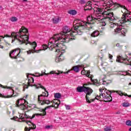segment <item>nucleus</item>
Instances as JSON below:
<instances>
[{
  "label": "nucleus",
  "mask_w": 131,
  "mask_h": 131,
  "mask_svg": "<svg viewBox=\"0 0 131 131\" xmlns=\"http://www.w3.org/2000/svg\"><path fill=\"white\" fill-rule=\"evenodd\" d=\"M29 86V85H28V84H26L24 86V89H27L28 87Z\"/></svg>",
  "instance_id": "44"
},
{
  "label": "nucleus",
  "mask_w": 131,
  "mask_h": 131,
  "mask_svg": "<svg viewBox=\"0 0 131 131\" xmlns=\"http://www.w3.org/2000/svg\"><path fill=\"white\" fill-rule=\"evenodd\" d=\"M95 99H96V100H100L101 99V95L96 96V97H95Z\"/></svg>",
  "instance_id": "41"
},
{
  "label": "nucleus",
  "mask_w": 131,
  "mask_h": 131,
  "mask_svg": "<svg viewBox=\"0 0 131 131\" xmlns=\"http://www.w3.org/2000/svg\"><path fill=\"white\" fill-rule=\"evenodd\" d=\"M11 22H17L18 21V18L15 16H12L10 18Z\"/></svg>",
  "instance_id": "29"
},
{
  "label": "nucleus",
  "mask_w": 131,
  "mask_h": 131,
  "mask_svg": "<svg viewBox=\"0 0 131 131\" xmlns=\"http://www.w3.org/2000/svg\"><path fill=\"white\" fill-rule=\"evenodd\" d=\"M111 28H115L114 34H119L120 36H126L127 33V30L122 26V25L118 24H111Z\"/></svg>",
  "instance_id": "5"
},
{
  "label": "nucleus",
  "mask_w": 131,
  "mask_h": 131,
  "mask_svg": "<svg viewBox=\"0 0 131 131\" xmlns=\"http://www.w3.org/2000/svg\"><path fill=\"white\" fill-rule=\"evenodd\" d=\"M111 93H112V92L106 90V91H104L103 93L105 94L106 96H110V95H111Z\"/></svg>",
  "instance_id": "36"
},
{
  "label": "nucleus",
  "mask_w": 131,
  "mask_h": 131,
  "mask_svg": "<svg viewBox=\"0 0 131 131\" xmlns=\"http://www.w3.org/2000/svg\"><path fill=\"white\" fill-rule=\"evenodd\" d=\"M84 85H88V84L86 83L83 84V86H84Z\"/></svg>",
  "instance_id": "57"
},
{
  "label": "nucleus",
  "mask_w": 131,
  "mask_h": 131,
  "mask_svg": "<svg viewBox=\"0 0 131 131\" xmlns=\"http://www.w3.org/2000/svg\"><path fill=\"white\" fill-rule=\"evenodd\" d=\"M129 131H131V127L129 128Z\"/></svg>",
  "instance_id": "58"
},
{
  "label": "nucleus",
  "mask_w": 131,
  "mask_h": 131,
  "mask_svg": "<svg viewBox=\"0 0 131 131\" xmlns=\"http://www.w3.org/2000/svg\"><path fill=\"white\" fill-rule=\"evenodd\" d=\"M116 61L120 63H124V64H126V65H131V55L129 54L128 56L126 57L118 56Z\"/></svg>",
  "instance_id": "9"
},
{
  "label": "nucleus",
  "mask_w": 131,
  "mask_h": 131,
  "mask_svg": "<svg viewBox=\"0 0 131 131\" xmlns=\"http://www.w3.org/2000/svg\"><path fill=\"white\" fill-rule=\"evenodd\" d=\"M21 53V50L19 48H16L10 51L9 56L11 59H18L19 55Z\"/></svg>",
  "instance_id": "11"
},
{
  "label": "nucleus",
  "mask_w": 131,
  "mask_h": 131,
  "mask_svg": "<svg viewBox=\"0 0 131 131\" xmlns=\"http://www.w3.org/2000/svg\"><path fill=\"white\" fill-rule=\"evenodd\" d=\"M62 55L63 53H61V54L59 56L58 59H56L58 62H61V61H63V60H64V57L62 56Z\"/></svg>",
  "instance_id": "28"
},
{
  "label": "nucleus",
  "mask_w": 131,
  "mask_h": 131,
  "mask_svg": "<svg viewBox=\"0 0 131 131\" xmlns=\"http://www.w3.org/2000/svg\"><path fill=\"white\" fill-rule=\"evenodd\" d=\"M103 10L99 8V7H94L92 10V12L91 13V15L88 16L87 17V22L80 20L77 23V27L78 29H80L82 31L84 28H89L91 24L94 23H99L101 21L103 17V16H112V14L108 13V12L104 11L102 12Z\"/></svg>",
  "instance_id": "1"
},
{
  "label": "nucleus",
  "mask_w": 131,
  "mask_h": 131,
  "mask_svg": "<svg viewBox=\"0 0 131 131\" xmlns=\"http://www.w3.org/2000/svg\"><path fill=\"white\" fill-rule=\"evenodd\" d=\"M101 18H102V19H101V20H100L99 22H101L102 23V26H105L106 24H107V21H102V20H103V19H107V20H108V21H113L114 19H108V18H107V17H105V16H101Z\"/></svg>",
  "instance_id": "21"
},
{
  "label": "nucleus",
  "mask_w": 131,
  "mask_h": 131,
  "mask_svg": "<svg viewBox=\"0 0 131 131\" xmlns=\"http://www.w3.org/2000/svg\"><path fill=\"white\" fill-rule=\"evenodd\" d=\"M50 43H51V41H50V42L48 43V45H42V49H43V50L44 51H46V50H47V49H48V48L49 49H50V50H51V51L53 50V49H54V47H49V45H50Z\"/></svg>",
  "instance_id": "22"
},
{
  "label": "nucleus",
  "mask_w": 131,
  "mask_h": 131,
  "mask_svg": "<svg viewBox=\"0 0 131 131\" xmlns=\"http://www.w3.org/2000/svg\"><path fill=\"white\" fill-rule=\"evenodd\" d=\"M14 40H12V41H14Z\"/></svg>",
  "instance_id": "63"
},
{
  "label": "nucleus",
  "mask_w": 131,
  "mask_h": 131,
  "mask_svg": "<svg viewBox=\"0 0 131 131\" xmlns=\"http://www.w3.org/2000/svg\"><path fill=\"white\" fill-rule=\"evenodd\" d=\"M102 7V9L104 10L103 13H104V12H107L109 14H112V15L110 16H103V17H106V18L108 19V20H110V19L112 20H116V18L114 17L113 12H110V10H115L117 9V8L120 7V8H122L124 10H126L125 12L127 11L125 6L121 5L118 3H114L112 0H103Z\"/></svg>",
  "instance_id": "4"
},
{
  "label": "nucleus",
  "mask_w": 131,
  "mask_h": 131,
  "mask_svg": "<svg viewBox=\"0 0 131 131\" xmlns=\"http://www.w3.org/2000/svg\"><path fill=\"white\" fill-rule=\"evenodd\" d=\"M24 2H27V0H23Z\"/></svg>",
  "instance_id": "59"
},
{
  "label": "nucleus",
  "mask_w": 131,
  "mask_h": 131,
  "mask_svg": "<svg viewBox=\"0 0 131 131\" xmlns=\"http://www.w3.org/2000/svg\"><path fill=\"white\" fill-rule=\"evenodd\" d=\"M94 4H93V5H97V2L94 1Z\"/></svg>",
  "instance_id": "53"
},
{
  "label": "nucleus",
  "mask_w": 131,
  "mask_h": 131,
  "mask_svg": "<svg viewBox=\"0 0 131 131\" xmlns=\"http://www.w3.org/2000/svg\"><path fill=\"white\" fill-rule=\"evenodd\" d=\"M1 37H2V38H5V37H4V36H1Z\"/></svg>",
  "instance_id": "56"
},
{
  "label": "nucleus",
  "mask_w": 131,
  "mask_h": 131,
  "mask_svg": "<svg viewBox=\"0 0 131 131\" xmlns=\"http://www.w3.org/2000/svg\"><path fill=\"white\" fill-rule=\"evenodd\" d=\"M124 74H125V75H129V76L131 75L130 73H128V72H124Z\"/></svg>",
  "instance_id": "43"
},
{
  "label": "nucleus",
  "mask_w": 131,
  "mask_h": 131,
  "mask_svg": "<svg viewBox=\"0 0 131 131\" xmlns=\"http://www.w3.org/2000/svg\"><path fill=\"white\" fill-rule=\"evenodd\" d=\"M103 91H104L103 89H99V92H100L101 93H103Z\"/></svg>",
  "instance_id": "46"
},
{
  "label": "nucleus",
  "mask_w": 131,
  "mask_h": 131,
  "mask_svg": "<svg viewBox=\"0 0 131 131\" xmlns=\"http://www.w3.org/2000/svg\"><path fill=\"white\" fill-rule=\"evenodd\" d=\"M61 94L60 93H56L54 95V97L56 98L57 99H60V98H61Z\"/></svg>",
  "instance_id": "35"
},
{
  "label": "nucleus",
  "mask_w": 131,
  "mask_h": 131,
  "mask_svg": "<svg viewBox=\"0 0 131 131\" xmlns=\"http://www.w3.org/2000/svg\"><path fill=\"white\" fill-rule=\"evenodd\" d=\"M61 20L60 19V17L56 16L55 17L52 19V22L54 24H57V23H59Z\"/></svg>",
  "instance_id": "24"
},
{
  "label": "nucleus",
  "mask_w": 131,
  "mask_h": 131,
  "mask_svg": "<svg viewBox=\"0 0 131 131\" xmlns=\"http://www.w3.org/2000/svg\"><path fill=\"white\" fill-rule=\"evenodd\" d=\"M109 58L110 59H112L113 58V56L110 54H109Z\"/></svg>",
  "instance_id": "45"
},
{
  "label": "nucleus",
  "mask_w": 131,
  "mask_h": 131,
  "mask_svg": "<svg viewBox=\"0 0 131 131\" xmlns=\"http://www.w3.org/2000/svg\"><path fill=\"white\" fill-rule=\"evenodd\" d=\"M13 119H14V120H17V119H18V117H14L13 118Z\"/></svg>",
  "instance_id": "47"
},
{
  "label": "nucleus",
  "mask_w": 131,
  "mask_h": 131,
  "mask_svg": "<svg viewBox=\"0 0 131 131\" xmlns=\"http://www.w3.org/2000/svg\"><path fill=\"white\" fill-rule=\"evenodd\" d=\"M16 106L18 107L21 110H26L27 109V106H26V103L24 104L16 105Z\"/></svg>",
  "instance_id": "26"
},
{
  "label": "nucleus",
  "mask_w": 131,
  "mask_h": 131,
  "mask_svg": "<svg viewBox=\"0 0 131 131\" xmlns=\"http://www.w3.org/2000/svg\"><path fill=\"white\" fill-rule=\"evenodd\" d=\"M117 94H118L120 96H125V97L127 96V94H124V93H122L121 91H117Z\"/></svg>",
  "instance_id": "34"
},
{
  "label": "nucleus",
  "mask_w": 131,
  "mask_h": 131,
  "mask_svg": "<svg viewBox=\"0 0 131 131\" xmlns=\"http://www.w3.org/2000/svg\"><path fill=\"white\" fill-rule=\"evenodd\" d=\"M28 34V30L24 27H22L19 30V32L15 33L12 32L11 36L9 35H6L5 37H14V39H16L18 41L19 45H22V43H29L32 46L33 49L30 50L27 52L28 55L30 54L31 53H38V50H35V48L37 47V43L36 42L33 41L31 42L29 41V36L27 35Z\"/></svg>",
  "instance_id": "2"
},
{
  "label": "nucleus",
  "mask_w": 131,
  "mask_h": 131,
  "mask_svg": "<svg viewBox=\"0 0 131 131\" xmlns=\"http://www.w3.org/2000/svg\"><path fill=\"white\" fill-rule=\"evenodd\" d=\"M122 106H123V107H129V106H130V104H129V103L125 101L122 104Z\"/></svg>",
  "instance_id": "31"
},
{
  "label": "nucleus",
  "mask_w": 131,
  "mask_h": 131,
  "mask_svg": "<svg viewBox=\"0 0 131 131\" xmlns=\"http://www.w3.org/2000/svg\"><path fill=\"white\" fill-rule=\"evenodd\" d=\"M39 103H40L41 105H45V104H50V103H51V101H50L49 100L42 99V100H40L39 101Z\"/></svg>",
  "instance_id": "27"
},
{
  "label": "nucleus",
  "mask_w": 131,
  "mask_h": 131,
  "mask_svg": "<svg viewBox=\"0 0 131 131\" xmlns=\"http://www.w3.org/2000/svg\"><path fill=\"white\" fill-rule=\"evenodd\" d=\"M82 31L80 29L77 28V24L70 29L69 27L64 26L62 29V31L59 34L54 35L55 40H61V41H66L69 42L70 40L75 39V35H81Z\"/></svg>",
  "instance_id": "3"
},
{
  "label": "nucleus",
  "mask_w": 131,
  "mask_h": 131,
  "mask_svg": "<svg viewBox=\"0 0 131 131\" xmlns=\"http://www.w3.org/2000/svg\"><path fill=\"white\" fill-rule=\"evenodd\" d=\"M45 127L46 128H47V129L51 128V126L48 125V126H46Z\"/></svg>",
  "instance_id": "48"
},
{
  "label": "nucleus",
  "mask_w": 131,
  "mask_h": 131,
  "mask_svg": "<svg viewBox=\"0 0 131 131\" xmlns=\"http://www.w3.org/2000/svg\"><path fill=\"white\" fill-rule=\"evenodd\" d=\"M101 96L103 98L104 102H111L112 97L111 95H107L106 93H102Z\"/></svg>",
  "instance_id": "17"
},
{
  "label": "nucleus",
  "mask_w": 131,
  "mask_h": 131,
  "mask_svg": "<svg viewBox=\"0 0 131 131\" xmlns=\"http://www.w3.org/2000/svg\"><path fill=\"white\" fill-rule=\"evenodd\" d=\"M82 68L83 67V65L81 64V65H78V66H74L72 68V70L75 72H79V68Z\"/></svg>",
  "instance_id": "20"
},
{
  "label": "nucleus",
  "mask_w": 131,
  "mask_h": 131,
  "mask_svg": "<svg viewBox=\"0 0 131 131\" xmlns=\"http://www.w3.org/2000/svg\"><path fill=\"white\" fill-rule=\"evenodd\" d=\"M55 52H60V49H55Z\"/></svg>",
  "instance_id": "52"
},
{
  "label": "nucleus",
  "mask_w": 131,
  "mask_h": 131,
  "mask_svg": "<svg viewBox=\"0 0 131 131\" xmlns=\"http://www.w3.org/2000/svg\"><path fill=\"white\" fill-rule=\"evenodd\" d=\"M102 84H107V82H106V81H103Z\"/></svg>",
  "instance_id": "49"
},
{
  "label": "nucleus",
  "mask_w": 131,
  "mask_h": 131,
  "mask_svg": "<svg viewBox=\"0 0 131 131\" xmlns=\"http://www.w3.org/2000/svg\"><path fill=\"white\" fill-rule=\"evenodd\" d=\"M86 77H89V78H90L92 82H93L94 84H95V85H97V86L101 85V84L98 82V79H93L94 75H91V71L87 72Z\"/></svg>",
  "instance_id": "16"
},
{
  "label": "nucleus",
  "mask_w": 131,
  "mask_h": 131,
  "mask_svg": "<svg viewBox=\"0 0 131 131\" xmlns=\"http://www.w3.org/2000/svg\"><path fill=\"white\" fill-rule=\"evenodd\" d=\"M24 104H26V100L23 98L18 99L16 102V106L23 105Z\"/></svg>",
  "instance_id": "19"
},
{
  "label": "nucleus",
  "mask_w": 131,
  "mask_h": 131,
  "mask_svg": "<svg viewBox=\"0 0 131 131\" xmlns=\"http://www.w3.org/2000/svg\"><path fill=\"white\" fill-rule=\"evenodd\" d=\"M129 84H130H130H131V83H129Z\"/></svg>",
  "instance_id": "62"
},
{
  "label": "nucleus",
  "mask_w": 131,
  "mask_h": 131,
  "mask_svg": "<svg viewBox=\"0 0 131 131\" xmlns=\"http://www.w3.org/2000/svg\"><path fill=\"white\" fill-rule=\"evenodd\" d=\"M126 125H128V126H131V121L130 120L126 121Z\"/></svg>",
  "instance_id": "39"
},
{
  "label": "nucleus",
  "mask_w": 131,
  "mask_h": 131,
  "mask_svg": "<svg viewBox=\"0 0 131 131\" xmlns=\"http://www.w3.org/2000/svg\"><path fill=\"white\" fill-rule=\"evenodd\" d=\"M68 73V72H66V73Z\"/></svg>",
  "instance_id": "61"
},
{
  "label": "nucleus",
  "mask_w": 131,
  "mask_h": 131,
  "mask_svg": "<svg viewBox=\"0 0 131 131\" xmlns=\"http://www.w3.org/2000/svg\"><path fill=\"white\" fill-rule=\"evenodd\" d=\"M1 88H3V89H11L10 90L11 93H12V95H4V94H1V98H4L5 99L7 98H12V97H17V96H18V94L16 93V94H15V93H14V90L13 89H12V87H9L8 88L7 86H5L2 84H1Z\"/></svg>",
  "instance_id": "12"
},
{
  "label": "nucleus",
  "mask_w": 131,
  "mask_h": 131,
  "mask_svg": "<svg viewBox=\"0 0 131 131\" xmlns=\"http://www.w3.org/2000/svg\"><path fill=\"white\" fill-rule=\"evenodd\" d=\"M69 14H70L71 15H76L77 12H76V10H72L68 11Z\"/></svg>",
  "instance_id": "30"
},
{
  "label": "nucleus",
  "mask_w": 131,
  "mask_h": 131,
  "mask_svg": "<svg viewBox=\"0 0 131 131\" xmlns=\"http://www.w3.org/2000/svg\"><path fill=\"white\" fill-rule=\"evenodd\" d=\"M19 116L21 119L23 120V121H25L27 124H28V125H29L30 126H31L33 123L31 122V121H30L26 120V119H33V118H34L35 117V114H33L32 116H31L25 113L24 115V117H23V116H21V115H20Z\"/></svg>",
  "instance_id": "10"
},
{
  "label": "nucleus",
  "mask_w": 131,
  "mask_h": 131,
  "mask_svg": "<svg viewBox=\"0 0 131 131\" xmlns=\"http://www.w3.org/2000/svg\"><path fill=\"white\" fill-rule=\"evenodd\" d=\"M52 107H54V106L50 105L47 106L44 109L41 110V112H43L42 114H38L36 115H40V116H45V115H47V112H46V110L47 109H50V108H52Z\"/></svg>",
  "instance_id": "18"
},
{
  "label": "nucleus",
  "mask_w": 131,
  "mask_h": 131,
  "mask_svg": "<svg viewBox=\"0 0 131 131\" xmlns=\"http://www.w3.org/2000/svg\"><path fill=\"white\" fill-rule=\"evenodd\" d=\"M95 1L92 0L91 1H89L86 3V6H84V11H89L93 12V5H95Z\"/></svg>",
  "instance_id": "13"
},
{
  "label": "nucleus",
  "mask_w": 131,
  "mask_h": 131,
  "mask_svg": "<svg viewBox=\"0 0 131 131\" xmlns=\"http://www.w3.org/2000/svg\"><path fill=\"white\" fill-rule=\"evenodd\" d=\"M116 47H118V48H120V44H119V43H117V44H116Z\"/></svg>",
  "instance_id": "50"
},
{
  "label": "nucleus",
  "mask_w": 131,
  "mask_h": 131,
  "mask_svg": "<svg viewBox=\"0 0 131 131\" xmlns=\"http://www.w3.org/2000/svg\"><path fill=\"white\" fill-rule=\"evenodd\" d=\"M77 92L78 93H85L86 95V101L87 103H92V102H94L95 99H90L89 98V96H91L92 93H93V90H92L90 88L86 87L84 86H79L77 88Z\"/></svg>",
  "instance_id": "7"
},
{
  "label": "nucleus",
  "mask_w": 131,
  "mask_h": 131,
  "mask_svg": "<svg viewBox=\"0 0 131 131\" xmlns=\"http://www.w3.org/2000/svg\"><path fill=\"white\" fill-rule=\"evenodd\" d=\"M60 73H63V72H60H60H59L58 73H56V74H57V75H59L60 74Z\"/></svg>",
  "instance_id": "51"
},
{
  "label": "nucleus",
  "mask_w": 131,
  "mask_h": 131,
  "mask_svg": "<svg viewBox=\"0 0 131 131\" xmlns=\"http://www.w3.org/2000/svg\"><path fill=\"white\" fill-rule=\"evenodd\" d=\"M121 19L122 20L119 21L121 24H124V23H126L127 21L131 22V12L128 10L125 11L124 13H123Z\"/></svg>",
  "instance_id": "8"
},
{
  "label": "nucleus",
  "mask_w": 131,
  "mask_h": 131,
  "mask_svg": "<svg viewBox=\"0 0 131 131\" xmlns=\"http://www.w3.org/2000/svg\"><path fill=\"white\" fill-rule=\"evenodd\" d=\"M104 130L105 131H111L112 129L110 127H105L104 128Z\"/></svg>",
  "instance_id": "38"
},
{
  "label": "nucleus",
  "mask_w": 131,
  "mask_h": 131,
  "mask_svg": "<svg viewBox=\"0 0 131 131\" xmlns=\"http://www.w3.org/2000/svg\"><path fill=\"white\" fill-rule=\"evenodd\" d=\"M89 71H85V70H84V69H83L81 72V74H82L83 75H85L86 76V74L88 73V72Z\"/></svg>",
  "instance_id": "33"
},
{
  "label": "nucleus",
  "mask_w": 131,
  "mask_h": 131,
  "mask_svg": "<svg viewBox=\"0 0 131 131\" xmlns=\"http://www.w3.org/2000/svg\"><path fill=\"white\" fill-rule=\"evenodd\" d=\"M27 78L28 79V84L29 86H35L36 89H39V85L40 84H31V83H33L34 82V79L32 77L29 76V75L27 76Z\"/></svg>",
  "instance_id": "15"
},
{
  "label": "nucleus",
  "mask_w": 131,
  "mask_h": 131,
  "mask_svg": "<svg viewBox=\"0 0 131 131\" xmlns=\"http://www.w3.org/2000/svg\"><path fill=\"white\" fill-rule=\"evenodd\" d=\"M39 88H40V89H42V90H44L46 92V93H43L42 94L38 95V101L39 102V101H41L43 100L44 97H48L49 96V92L47 91V89L43 87V86L41 85V84H38Z\"/></svg>",
  "instance_id": "14"
},
{
  "label": "nucleus",
  "mask_w": 131,
  "mask_h": 131,
  "mask_svg": "<svg viewBox=\"0 0 131 131\" xmlns=\"http://www.w3.org/2000/svg\"><path fill=\"white\" fill-rule=\"evenodd\" d=\"M35 129L36 128V125L34 124H32L31 127H30L29 128L27 127H25V131H30V129Z\"/></svg>",
  "instance_id": "23"
},
{
  "label": "nucleus",
  "mask_w": 131,
  "mask_h": 131,
  "mask_svg": "<svg viewBox=\"0 0 131 131\" xmlns=\"http://www.w3.org/2000/svg\"><path fill=\"white\" fill-rule=\"evenodd\" d=\"M129 3H131V0H127Z\"/></svg>",
  "instance_id": "55"
},
{
  "label": "nucleus",
  "mask_w": 131,
  "mask_h": 131,
  "mask_svg": "<svg viewBox=\"0 0 131 131\" xmlns=\"http://www.w3.org/2000/svg\"><path fill=\"white\" fill-rule=\"evenodd\" d=\"M130 72L131 73V71Z\"/></svg>",
  "instance_id": "64"
},
{
  "label": "nucleus",
  "mask_w": 131,
  "mask_h": 131,
  "mask_svg": "<svg viewBox=\"0 0 131 131\" xmlns=\"http://www.w3.org/2000/svg\"><path fill=\"white\" fill-rule=\"evenodd\" d=\"M65 107L67 110H70V106L68 105H65Z\"/></svg>",
  "instance_id": "40"
},
{
  "label": "nucleus",
  "mask_w": 131,
  "mask_h": 131,
  "mask_svg": "<svg viewBox=\"0 0 131 131\" xmlns=\"http://www.w3.org/2000/svg\"><path fill=\"white\" fill-rule=\"evenodd\" d=\"M80 4H85V0L80 1Z\"/></svg>",
  "instance_id": "42"
},
{
  "label": "nucleus",
  "mask_w": 131,
  "mask_h": 131,
  "mask_svg": "<svg viewBox=\"0 0 131 131\" xmlns=\"http://www.w3.org/2000/svg\"><path fill=\"white\" fill-rule=\"evenodd\" d=\"M54 73H55V71H52L51 72H50V73H44L43 74H41V75H39V76H42L44 75H49V74H54Z\"/></svg>",
  "instance_id": "32"
},
{
  "label": "nucleus",
  "mask_w": 131,
  "mask_h": 131,
  "mask_svg": "<svg viewBox=\"0 0 131 131\" xmlns=\"http://www.w3.org/2000/svg\"><path fill=\"white\" fill-rule=\"evenodd\" d=\"M55 35L53 36L50 39L49 41H51V43H49V48H58V49H65V46L63 43V42H67L64 40L62 41V40H55Z\"/></svg>",
  "instance_id": "6"
},
{
  "label": "nucleus",
  "mask_w": 131,
  "mask_h": 131,
  "mask_svg": "<svg viewBox=\"0 0 131 131\" xmlns=\"http://www.w3.org/2000/svg\"><path fill=\"white\" fill-rule=\"evenodd\" d=\"M61 103V101H59L58 103L56 102L55 103L54 107L55 108H58L59 107V105H60V103Z\"/></svg>",
  "instance_id": "37"
},
{
  "label": "nucleus",
  "mask_w": 131,
  "mask_h": 131,
  "mask_svg": "<svg viewBox=\"0 0 131 131\" xmlns=\"http://www.w3.org/2000/svg\"><path fill=\"white\" fill-rule=\"evenodd\" d=\"M129 98H131V95L128 96Z\"/></svg>",
  "instance_id": "60"
},
{
  "label": "nucleus",
  "mask_w": 131,
  "mask_h": 131,
  "mask_svg": "<svg viewBox=\"0 0 131 131\" xmlns=\"http://www.w3.org/2000/svg\"><path fill=\"white\" fill-rule=\"evenodd\" d=\"M100 34V32L98 30L94 31L91 34L92 37H97Z\"/></svg>",
  "instance_id": "25"
},
{
  "label": "nucleus",
  "mask_w": 131,
  "mask_h": 131,
  "mask_svg": "<svg viewBox=\"0 0 131 131\" xmlns=\"http://www.w3.org/2000/svg\"><path fill=\"white\" fill-rule=\"evenodd\" d=\"M1 49H4V46H1Z\"/></svg>",
  "instance_id": "54"
}]
</instances>
